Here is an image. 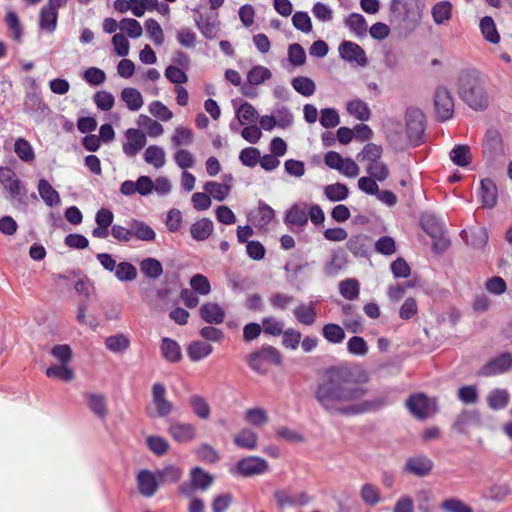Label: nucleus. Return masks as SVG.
<instances>
[{
  "label": "nucleus",
  "mask_w": 512,
  "mask_h": 512,
  "mask_svg": "<svg viewBox=\"0 0 512 512\" xmlns=\"http://www.w3.org/2000/svg\"><path fill=\"white\" fill-rule=\"evenodd\" d=\"M367 380L364 370L332 366L318 379L314 397L325 412L343 415L347 407L344 403L358 401L367 394V389L362 386Z\"/></svg>",
  "instance_id": "f257e3e1"
},
{
  "label": "nucleus",
  "mask_w": 512,
  "mask_h": 512,
  "mask_svg": "<svg viewBox=\"0 0 512 512\" xmlns=\"http://www.w3.org/2000/svg\"><path fill=\"white\" fill-rule=\"evenodd\" d=\"M424 4L422 0H391L390 22L401 37H408L419 26Z\"/></svg>",
  "instance_id": "f03ea898"
},
{
  "label": "nucleus",
  "mask_w": 512,
  "mask_h": 512,
  "mask_svg": "<svg viewBox=\"0 0 512 512\" xmlns=\"http://www.w3.org/2000/svg\"><path fill=\"white\" fill-rule=\"evenodd\" d=\"M459 97L473 110L482 111L489 105L484 82L475 70L460 75L458 85Z\"/></svg>",
  "instance_id": "7ed1b4c3"
},
{
  "label": "nucleus",
  "mask_w": 512,
  "mask_h": 512,
  "mask_svg": "<svg viewBox=\"0 0 512 512\" xmlns=\"http://www.w3.org/2000/svg\"><path fill=\"white\" fill-rule=\"evenodd\" d=\"M0 184L8 192L9 196L7 198L14 200V207L26 209L28 205L27 189L11 168L0 167Z\"/></svg>",
  "instance_id": "20e7f679"
},
{
  "label": "nucleus",
  "mask_w": 512,
  "mask_h": 512,
  "mask_svg": "<svg viewBox=\"0 0 512 512\" xmlns=\"http://www.w3.org/2000/svg\"><path fill=\"white\" fill-rule=\"evenodd\" d=\"M249 367L259 373L266 374L267 368L264 366L265 363L273 364L276 366L281 365L282 356L281 353L273 346L264 345L260 349L253 351L246 357Z\"/></svg>",
  "instance_id": "39448f33"
},
{
  "label": "nucleus",
  "mask_w": 512,
  "mask_h": 512,
  "mask_svg": "<svg viewBox=\"0 0 512 512\" xmlns=\"http://www.w3.org/2000/svg\"><path fill=\"white\" fill-rule=\"evenodd\" d=\"M406 407L414 417L420 420L426 419L438 411L437 400L429 398L423 393L409 396L406 400Z\"/></svg>",
  "instance_id": "423d86ee"
},
{
  "label": "nucleus",
  "mask_w": 512,
  "mask_h": 512,
  "mask_svg": "<svg viewBox=\"0 0 512 512\" xmlns=\"http://www.w3.org/2000/svg\"><path fill=\"white\" fill-rule=\"evenodd\" d=\"M425 115L419 109H409L406 113V133L409 142L417 147L424 142Z\"/></svg>",
  "instance_id": "0eeeda50"
},
{
  "label": "nucleus",
  "mask_w": 512,
  "mask_h": 512,
  "mask_svg": "<svg viewBox=\"0 0 512 512\" xmlns=\"http://www.w3.org/2000/svg\"><path fill=\"white\" fill-rule=\"evenodd\" d=\"M434 106L437 119L446 121L450 119L454 112V100L445 87H438L434 95Z\"/></svg>",
  "instance_id": "6e6552de"
},
{
  "label": "nucleus",
  "mask_w": 512,
  "mask_h": 512,
  "mask_svg": "<svg viewBox=\"0 0 512 512\" xmlns=\"http://www.w3.org/2000/svg\"><path fill=\"white\" fill-rule=\"evenodd\" d=\"M236 470L238 474L245 477L259 475L268 470V463L263 458L249 456L237 462Z\"/></svg>",
  "instance_id": "1a4fd4ad"
},
{
  "label": "nucleus",
  "mask_w": 512,
  "mask_h": 512,
  "mask_svg": "<svg viewBox=\"0 0 512 512\" xmlns=\"http://www.w3.org/2000/svg\"><path fill=\"white\" fill-rule=\"evenodd\" d=\"M483 153L490 160L504 156L502 136L498 130L490 129L487 131L483 143Z\"/></svg>",
  "instance_id": "9d476101"
},
{
  "label": "nucleus",
  "mask_w": 512,
  "mask_h": 512,
  "mask_svg": "<svg viewBox=\"0 0 512 512\" xmlns=\"http://www.w3.org/2000/svg\"><path fill=\"white\" fill-rule=\"evenodd\" d=\"M512 369V354L509 352L502 353L485 364L480 374L483 376H492L502 374Z\"/></svg>",
  "instance_id": "9b49d317"
},
{
  "label": "nucleus",
  "mask_w": 512,
  "mask_h": 512,
  "mask_svg": "<svg viewBox=\"0 0 512 512\" xmlns=\"http://www.w3.org/2000/svg\"><path fill=\"white\" fill-rule=\"evenodd\" d=\"M125 136L127 142L123 144V151L128 157H134L145 147L146 135L139 129L130 128L126 131Z\"/></svg>",
  "instance_id": "f8f14e48"
},
{
  "label": "nucleus",
  "mask_w": 512,
  "mask_h": 512,
  "mask_svg": "<svg viewBox=\"0 0 512 512\" xmlns=\"http://www.w3.org/2000/svg\"><path fill=\"white\" fill-rule=\"evenodd\" d=\"M388 404L387 397H376L371 400H366L358 404L348 405L343 411V415L351 416L367 412H376Z\"/></svg>",
  "instance_id": "ddd939ff"
},
{
  "label": "nucleus",
  "mask_w": 512,
  "mask_h": 512,
  "mask_svg": "<svg viewBox=\"0 0 512 512\" xmlns=\"http://www.w3.org/2000/svg\"><path fill=\"white\" fill-rule=\"evenodd\" d=\"M339 54L347 62H356L361 66L367 64L365 51L354 42L343 41L339 46Z\"/></svg>",
  "instance_id": "4468645a"
},
{
  "label": "nucleus",
  "mask_w": 512,
  "mask_h": 512,
  "mask_svg": "<svg viewBox=\"0 0 512 512\" xmlns=\"http://www.w3.org/2000/svg\"><path fill=\"white\" fill-rule=\"evenodd\" d=\"M433 461L424 455H417L407 459L404 471L410 472L418 477L427 476L433 469Z\"/></svg>",
  "instance_id": "2eb2a0df"
},
{
  "label": "nucleus",
  "mask_w": 512,
  "mask_h": 512,
  "mask_svg": "<svg viewBox=\"0 0 512 512\" xmlns=\"http://www.w3.org/2000/svg\"><path fill=\"white\" fill-rule=\"evenodd\" d=\"M166 388L162 383H155L152 386V400L156 407L158 417H166L173 410V404L165 397Z\"/></svg>",
  "instance_id": "dca6fc26"
},
{
  "label": "nucleus",
  "mask_w": 512,
  "mask_h": 512,
  "mask_svg": "<svg viewBox=\"0 0 512 512\" xmlns=\"http://www.w3.org/2000/svg\"><path fill=\"white\" fill-rule=\"evenodd\" d=\"M482 424L481 415L478 410H463L456 418L453 429L459 433H466L470 427Z\"/></svg>",
  "instance_id": "f3484780"
},
{
  "label": "nucleus",
  "mask_w": 512,
  "mask_h": 512,
  "mask_svg": "<svg viewBox=\"0 0 512 512\" xmlns=\"http://www.w3.org/2000/svg\"><path fill=\"white\" fill-rule=\"evenodd\" d=\"M195 25L206 39L216 38L220 31V21L217 19V15L204 18L202 14H199L195 18Z\"/></svg>",
  "instance_id": "a211bd4d"
},
{
  "label": "nucleus",
  "mask_w": 512,
  "mask_h": 512,
  "mask_svg": "<svg viewBox=\"0 0 512 512\" xmlns=\"http://www.w3.org/2000/svg\"><path fill=\"white\" fill-rule=\"evenodd\" d=\"M480 198L484 208L492 209L497 205L498 189L490 178H484L480 183Z\"/></svg>",
  "instance_id": "6ab92c4d"
},
{
  "label": "nucleus",
  "mask_w": 512,
  "mask_h": 512,
  "mask_svg": "<svg viewBox=\"0 0 512 512\" xmlns=\"http://www.w3.org/2000/svg\"><path fill=\"white\" fill-rule=\"evenodd\" d=\"M284 221L288 225L302 227L308 223V205L296 203L286 212Z\"/></svg>",
  "instance_id": "aec40b11"
},
{
  "label": "nucleus",
  "mask_w": 512,
  "mask_h": 512,
  "mask_svg": "<svg viewBox=\"0 0 512 512\" xmlns=\"http://www.w3.org/2000/svg\"><path fill=\"white\" fill-rule=\"evenodd\" d=\"M168 432L175 441L181 443L190 442L196 436L195 426L189 423H172Z\"/></svg>",
  "instance_id": "412c9836"
},
{
  "label": "nucleus",
  "mask_w": 512,
  "mask_h": 512,
  "mask_svg": "<svg viewBox=\"0 0 512 512\" xmlns=\"http://www.w3.org/2000/svg\"><path fill=\"white\" fill-rule=\"evenodd\" d=\"M137 484L140 494L151 497L156 493L159 481L152 472L142 470L137 476Z\"/></svg>",
  "instance_id": "4be33fe9"
},
{
  "label": "nucleus",
  "mask_w": 512,
  "mask_h": 512,
  "mask_svg": "<svg viewBox=\"0 0 512 512\" xmlns=\"http://www.w3.org/2000/svg\"><path fill=\"white\" fill-rule=\"evenodd\" d=\"M201 318L209 324H221L225 318L224 310L216 303H204L199 310Z\"/></svg>",
  "instance_id": "5701e85b"
},
{
  "label": "nucleus",
  "mask_w": 512,
  "mask_h": 512,
  "mask_svg": "<svg viewBox=\"0 0 512 512\" xmlns=\"http://www.w3.org/2000/svg\"><path fill=\"white\" fill-rule=\"evenodd\" d=\"M370 243L371 239L367 235H354L347 241V249L356 257H367Z\"/></svg>",
  "instance_id": "b1692460"
},
{
  "label": "nucleus",
  "mask_w": 512,
  "mask_h": 512,
  "mask_svg": "<svg viewBox=\"0 0 512 512\" xmlns=\"http://www.w3.org/2000/svg\"><path fill=\"white\" fill-rule=\"evenodd\" d=\"M162 356L169 362L176 363L182 358L179 344L168 337H164L160 345Z\"/></svg>",
  "instance_id": "393cba45"
},
{
  "label": "nucleus",
  "mask_w": 512,
  "mask_h": 512,
  "mask_svg": "<svg viewBox=\"0 0 512 512\" xmlns=\"http://www.w3.org/2000/svg\"><path fill=\"white\" fill-rule=\"evenodd\" d=\"M213 232V222L209 218H202L191 225L190 233L194 240L204 241Z\"/></svg>",
  "instance_id": "a878e982"
},
{
  "label": "nucleus",
  "mask_w": 512,
  "mask_h": 512,
  "mask_svg": "<svg viewBox=\"0 0 512 512\" xmlns=\"http://www.w3.org/2000/svg\"><path fill=\"white\" fill-rule=\"evenodd\" d=\"M38 192L42 200L49 207L58 205L61 202L59 193L51 186L46 179L38 182Z\"/></svg>",
  "instance_id": "bb28decb"
},
{
  "label": "nucleus",
  "mask_w": 512,
  "mask_h": 512,
  "mask_svg": "<svg viewBox=\"0 0 512 512\" xmlns=\"http://www.w3.org/2000/svg\"><path fill=\"white\" fill-rule=\"evenodd\" d=\"M452 4L449 1H440L436 3L431 10L432 18L435 24L442 25L452 17Z\"/></svg>",
  "instance_id": "cd10ccee"
},
{
  "label": "nucleus",
  "mask_w": 512,
  "mask_h": 512,
  "mask_svg": "<svg viewBox=\"0 0 512 512\" xmlns=\"http://www.w3.org/2000/svg\"><path fill=\"white\" fill-rule=\"evenodd\" d=\"M189 405L193 413L200 419L206 420L210 417L211 408L206 399L198 394L189 397Z\"/></svg>",
  "instance_id": "c85d7f7f"
},
{
  "label": "nucleus",
  "mask_w": 512,
  "mask_h": 512,
  "mask_svg": "<svg viewBox=\"0 0 512 512\" xmlns=\"http://www.w3.org/2000/svg\"><path fill=\"white\" fill-rule=\"evenodd\" d=\"M132 237L141 241H153L156 237L154 230L145 222L133 219L130 222Z\"/></svg>",
  "instance_id": "c756f323"
},
{
  "label": "nucleus",
  "mask_w": 512,
  "mask_h": 512,
  "mask_svg": "<svg viewBox=\"0 0 512 512\" xmlns=\"http://www.w3.org/2000/svg\"><path fill=\"white\" fill-rule=\"evenodd\" d=\"M213 351L212 345L203 341H193L187 347L189 358L196 362L210 355Z\"/></svg>",
  "instance_id": "7c9ffc66"
},
{
  "label": "nucleus",
  "mask_w": 512,
  "mask_h": 512,
  "mask_svg": "<svg viewBox=\"0 0 512 512\" xmlns=\"http://www.w3.org/2000/svg\"><path fill=\"white\" fill-rule=\"evenodd\" d=\"M140 271L149 279H158L163 273V267L155 258H145L140 262Z\"/></svg>",
  "instance_id": "2f4dec72"
},
{
  "label": "nucleus",
  "mask_w": 512,
  "mask_h": 512,
  "mask_svg": "<svg viewBox=\"0 0 512 512\" xmlns=\"http://www.w3.org/2000/svg\"><path fill=\"white\" fill-rule=\"evenodd\" d=\"M191 481L197 489L207 490L214 481V477L200 467H194L190 472Z\"/></svg>",
  "instance_id": "473e14b6"
},
{
  "label": "nucleus",
  "mask_w": 512,
  "mask_h": 512,
  "mask_svg": "<svg viewBox=\"0 0 512 512\" xmlns=\"http://www.w3.org/2000/svg\"><path fill=\"white\" fill-rule=\"evenodd\" d=\"M480 30L483 37L492 44L500 42V35L497 31L495 22L492 17L485 16L480 21Z\"/></svg>",
  "instance_id": "72a5a7b5"
},
{
  "label": "nucleus",
  "mask_w": 512,
  "mask_h": 512,
  "mask_svg": "<svg viewBox=\"0 0 512 512\" xmlns=\"http://www.w3.org/2000/svg\"><path fill=\"white\" fill-rule=\"evenodd\" d=\"M450 159L457 166H468L472 160L470 147L468 145H456L450 152Z\"/></svg>",
  "instance_id": "f704fd0d"
},
{
  "label": "nucleus",
  "mask_w": 512,
  "mask_h": 512,
  "mask_svg": "<svg viewBox=\"0 0 512 512\" xmlns=\"http://www.w3.org/2000/svg\"><path fill=\"white\" fill-rule=\"evenodd\" d=\"M57 19L58 11L47 6L42 7L39 19L40 28L50 33L54 32L57 27Z\"/></svg>",
  "instance_id": "c9c22d12"
},
{
  "label": "nucleus",
  "mask_w": 512,
  "mask_h": 512,
  "mask_svg": "<svg viewBox=\"0 0 512 512\" xmlns=\"http://www.w3.org/2000/svg\"><path fill=\"white\" fill-rule=\"evenodd\" d=\"M203 189L209 195H211L214 199L218 201H223L231 191V185L227 183H218L214 181H208L204 184Z\"/></svg>",
  "instance_id": "e433bc0d"
},
{
  "label": "nucleus",
  "mask_w": 512,
  "mask_h": 512,
  "mask_svg": "<svg viewBox=\"0 0 512 512\" xmlns=\"http://www.w3.org/2000/svg\"><path fill=\"white\" fill-rule=\"evenodd\" d=\"M347 111L360 121H367L371 117V111L364 101L355 99L347 104Z\"/></svg>",
  "instance_id": "4c0bfd02"
},
{
  "label": "nucleus",
  "mask_w": 512,
  "mask_h": 512,
  "mask_svg": "<svg viewBox=\"0 0 512 512\" xmlns=\"http://www.w3.org/2000/svg\"><path fill=\"white\" fill-rule=\"evenodd\" d=\"M121 99L126 103L131 111L139 110L143 105V98L141 93L131 87L124 88L121 92Z\"/></svg>",
  "instance_id": "58836bf2"
},
{
  "label": "nucleus",
  "mask_w": 512,
  "mask_h": 512,
  "mask_svg": "<svg viewBox=\"0 0 512 512\" xmlns=\"http://www.w3.org/2000/svg\"><path fill=\"white\" fill-rule=\"evenodd\" d=\"M257 440V434L250 429H243L234 437L236 446L248 450H253L257 447Z\"/></svg>",
  "instance_id": "ea45409f"
},
{
  "label": "nucleus",
  "mask_w": 512,
  "mask_h": 512,
  "mask_svg": "<svg viewBox=\"0 0 512 512\" xmlns=\"http://www.w3.org/2000/svg\"><path fill=\"white\" fill-rule=\"evenodd\" d=\"M105 346L113 353H121L129 348L130 340L126 335L119 333L107 337L105 340Z\"/></svg>",
  "instance_id": "a19ab883"
},
{
  "label": "nucleus",
  "mask_w": 512,
  "mask_h": 512,
  "mask_svg": "<svg viewBox=\"0 0 512 512\" xmlns=\"http://www.w3.org/2000/svg\"><path fill=\"white\" fill-rule=\"evenodd\" d=\"M14 151L23 162L30 163L35 159V152L32 145L24 138L16 139Z\"/></svg>",
  "instance_id": "79ce46f5"
},
{
  "label": "nucleus",
  "mask_w": 512,
  "mask_h": 512,
  "mask_svg": "<svg viewBox=\"0 0 512 512\" xmlns=\"http://www.w3.org/2000/svg\"><path fill=\"white\" fill-rule=\"evenodd\" d=\"M291 85L299 94L305 97L313 95L316 90L314 81L306 76H298L293 78Z\"/></svg>",
  "instance_id": "37998d69"
},
{
  "label": "nucleus",
  "mask_w": 512,
  "mask_h": 512,
  "mask_svg": "<svg viewBox=\"0 0 512 512\" xmlns=\"http://www.w3.org/2000/svg\"><path fill=\"white\" fill-rule=\"evenodd\" d=\"M324 195L332 202H339L348 197L349 189L345 184L338 182L325 186Z\"/></svg>",
  "instance_id": "c03bdc74"
},
{
  "label": "nucleus",
  "mask_w": 512,
  "mask_h": 512,
  "mask_svg": "<svg viewBox=\"0 0 512 512\" xmlns=\"http://www.w3.org/2000/svg\"><path fill=\"white\" fill-rule=\"evenodd\" d=\"M144 159L155 168H161L165 164V152L162 147L151 145L145 150Z\"/></svg>",
  "instance_id": "a18cd8bd"
},
{
  "label": "nucleus",
  "mask_w": 512,
  "mask_h": 512,
  "mask_svg": "<svg viewBox=\"0 0 512 512\" xmlns=\"http://www.w3.org/2000/svg\"><path fill=\"white\" fill-rule=\"evenodd\" d=\"M360 497L362 501L369 506H375L381 501L379 488L371 483H365L361 487Z\"/></svg>",
  "instance_id": "49530a36"
},
{
  "label": "nucleus",
  "mask_w": 512,
  "mask_h": 512,
  "mask_svg": "<svg viewBox=\"0 0 512 512\" xmlns=\"http://www.w3.org/2000/svg\"><path fill=\"white\" fill-rule=\"evenodd\" d=\"M46 375L64 382H70L74 379L73 370L66 364L51 365L47 368Z\"/></svg>",
  "instance_id": "de8ad7c7"
},
{
  "label": "nucleus",
  "mask_w": 512,
  "mask_h": 512,
  "mask_svg": "<svg viewBox=\"0 0 512 512\" xmlns=\"http://www.w3.org/2000/svg\"><path fill=\"white\" fill-rule=\"evenodd\" d=\"M88 406L90 410L98 417L105 418L108 410L105 402V397L102 394H88Z\"/></svg>",
  "instance_id": "09e8293b"
},
{
  "label": "nucleus",
  "mask_w": 512,
  "mask_h": 512,
  "mask_svg": "<svg viewBox=\"0 0 512 512\" xmlns=\"http://www.w3.org/2000/svg\"><path fill=\"white\" fill-rule=\"evenodd\" d=\"M157 478L159 483H175L182 477V470L174 465H167L157 471Z\"/></svg>",
  "instance_id": "8fccbe9b"
},
{
  "label": "nucleus",
  "mask_w": 512,
  "mask_h": 512,
  "mask_svg": "<svg viewBox=\"0 0 512 512\" xmlns=\"http://www.w3.org/2000/svg\"><path fill=\"white\" fill-rule=\"evenodd\" d=\"M508 401L509 394L504 389H494L489 393L487 397L489 407L494 410L503 409L507 406Z\"/></svg>",
  "instance_id": "3c124183"
},
{
  "label": "nucleus",
  "mask_w": 512,
  "mask_h": 512,
  "mask_svg": "<svg viewBox=\"0 0 512 512\" xmlns=\"http://www.w3.org/2000/svg\"><path fill=\"white\" fill-rule=\"evenodd\" d=\"M346 26L357 36H365L367 32V22L365 18L358 13L350 14L345 20Z\"/></svg>",
  "instance_id": "603ef678"
},
{
  "label": "nucleus",
  "mask_w": 512,
  "mask_h": 512,
  "mask_svg": "<svg viewBox=\"0 0 512 512\" xmlns=\"http://www.w3.org/2000/svg\"><path fill=\"white\" fill-rule=\"evenodd\" d=\"M293 313L298 322L304 325L310 326L316 320V312L313 305L301 304L294 309Z\"/></svg>",
  "instance_id": "864d4df0"
},
{
  "label": "nucleus",
  "mask_w": 512,
  "mask_h": 512,
  "mask_svg": "<svg viewBox=\"0 0 512 512\" xmlns=\"http://www.w3.org/2000/svg\"><path fill=\"white\" fill-rule=\"evenodd\" d=\"M236 117L238 118L240 124L244 125L246 123L255 122L258 119L259 114L253 105H251L249 102H244L236 110Z\"/></svg>",
  "instance_id": "5fc2aeb1"
},
{
  "label": "nucleus",
  "mask_w": 512,
  "mask_h": 512,
  "mask_svg": "<svg viewBox=\"0 0 512 512\" xmlns=\"http://www.w3.org/2000/svg\"><path fill=\"white\" fill-rule=\"evenodd\" d=\"M5 23L11 31L12 39L16 42H21L23 35V28L20 23L18 15L14 11L7 12L5 16Z\"/></svg>",
  "instance_id": "6e6d98bb"
},
{
  "label": "nucleus",
  "mask_w": 512,
  "mask_h": 512,
  "mask_svg": "<svg viewBox=\"0 0 512 512\" xmlns=\"http://www.w3.org/2000/svg\"><path fill=\"white\" fill-rule=\"evenodd\" d=\"M324 338L330 343H341L345 338L343 328L338 324L329 323L324 325L322 329Z\"/></svg>",
  "instance_id": "4d7b16f0"
},
{
  "label": "nucleus",
  "mask_w": 512,
  "mask_h": 512,
  "mask_svg": "<svg viewBox=\"0 0 512 512\" xmlns=\"http://www.w3.org/2000/svg\"><path fill=\"white\" fill-rule=\"evenodd\" d=\"M340 294L347 300H355L359 297V282L356 279H346L339 284Z\"/></svg>",
  "instance_id": "13d9d810"
},
{
  "label": "nucleus",
  "mask_w": 512,
  "mask_h": 512,
  "mask_svg": "<svg viewBox=\"0 0 512 512\" xmlns=\"http://www.w3.org/2000/svg\"><path fill=\"white\" fill-rule=\"evenodd\" d=\"M115 276L119 281H133L137 278V269L133 264L123 261L117 265Z\"/></svg>",
  "instance_id": "bf43d9fd"
},
{
  "label": "nucleus",
  "mask_w": 512,
  "mask_h": 512,
  "mask_svg": "<svg viewBox=\"0 0 512 512\" xmlns=\"http://www.w3.org/2000/svg\"><path fill=\"white\" fill-rule=\"evenodd\" d=\"M383 152V149L380 145H376L374 143L366 144L362 151L357 155V159L368 160L369 163H373L379 160Z\"/></svg>",
  "instance_id": "052dcab7"
},
{
  "label": "nucleus",
  "mask_w": 512,
  "mask_h": 512,
  "mask_svg": "<svg viewBox=\"0 0 512 512\" xmlns=\"http://www.w3.org/2000/svg\"><path fill=\"white\" fill-rule=\"evenodd\" d=\"M272 76L271 71L263 66H254L247 75V81L251 85H259L264 81L270 79Z\"/></svg>",
  "instance_id": "680f3d73"
},
{
  "label": "nucleus",
  "mask_w": 512,
  "mask_h": 512,
  "mask_svg": "<svg viewBox=\"0 0 512 512\" xmlns=\"http://www.w3.org/2000/svg\"><path fill=\"white\" fill-rule=\"evenodd\" d=\"M146 444L149 450L157 456L166 454L169 449L168 441L160 436H148L146 438Z\"/></svg>",
  "instance_id": "e2e57ef3"
},
{
  "label": "nucleus",
  "mask_w": 512,
  "mask_h": 512,
  "mask_svg": "<svg viewBox=\"0 0 512 512\" xmlns=\"http://www.w3.org/2000/svg\"><path fill=\"white\" fill-rule=\"evenodd\" d=\"M192 291L200 295H208L211 292V286L208 278L202 274H195L190 279Z\"/></svg>",
  "instance_id": "0e129e2a"
},
{
  "label": "nucleus",
  "mask_w": 512,
  "mask_h": 512,
  "mask_svg": "<svg viewBox=\"0 0 512 512\" xmlns=\"http://www.w3.org/2000/svg\"><path fill=\"white\" fill-rule=\"evenodd\" d=\"M347 350L352 355L365 356L368 353V344L363 337L353 336L347 342Z\"/></svg>",
  "instance_id": "69168bd1"
},
{
  "label": "nucleus",
  "mask_w": 512,
  "mask_h": 512,
  "mask_svg": "<svg viewBox=\"0 0 512 512\" xmlns=\"http://www.w3.org/2000/svg\"><path fill=\"white\" fill-rule=\"evenodd\" d=\"M444 512H473V509L458 498H448L440 504Z\"/></svg>",
  "instance_id": "338daca9"
},
{
  "label": "nucleus",
  "mask_w": 512,
  "mask_h": 512,
  "mask_svg": "<svg viewBox=\"0 0 512 512\" xmlns=\"http://www.w3.org/2000/svg\"><path fill=\"white\" fill-rule=\"evenodd\" d=\"M120 29L124 30L130 38H138L142 35L143 29L139 21L133 18H124L120 21Z\"/></svg>",
  "instance_id": "774afa93"
}]
</instances>
